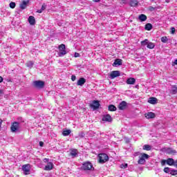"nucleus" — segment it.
Wrapping results in <instances>:
<instances>
[{"instance_id": "obj_47", "label": "nucleus", "mask_w": 177, "mask_h": 177, "mask_svg": "<svg viewBox=\"0 0 177 177\" xmlns=\"http://www.w3.org/2000/svg\"><path fill=\"white\" fill-rule=\"evenodd\" d=\"M3 81V77L0 76V82H2Z\"/></svg>"}, {"instance_id": "obj_39", "label": "nucleus", "mask_w": 177, "mask_h": 177, "mask_svg": "<svg viewBox=\"0 0 177 177\" xmlns=\"http://www.w3.org/2000/svg\"><path fill=\"white\" fill-rule=\"evenodd\" d=\"M75 80H77V77L75 76V75H73L71 76V81H75Z\"/></svg>"}, {"instance_id": "obj_38", "label": "nucleus", "mask_w": 177, "mask_h": 177, "mask_svg": "<svg viewBox=\"0 0 177 177\" xmlns=\"http://www.w3.org/2000/svg\"><path fill=\"white\" fill-rule=\"evenodd\" d=\"M149 10H150V12H153V10H156V8H154L153 6H149Z\"/></svg>"}, {"instance_id": "obj_22", "label": "nucleus", "mask_w": 177, "mask_h": 177, "mask_svg": "<svg viewBox=\"0 0 177 177\" xmlns=\"http://www.w3.org/2000/svg\"><path fill=\"white\" fill-rule=\"evenodd\" d=\"M122 59H116L113 62V66H122Z\"/></svg>"}, {"instance_id": "obj_37", "label": "nucleus", "mask_w": 177, "mask_h": 177, "mask_svg": "<svg viewBox=\"0 0 177 177\" xmlns=\"http://www.w3.org/2000/svg\"><path fill=\"white\" fill-rule=\"evenodd\" d=\"M120 167H121V168H124V169L127 168V167H128V164H127V163H125L124 165V164H122V165H120Z\"/></svg>"}, {"instance_id": "obj_42", "label": "nucleus", "mask_w": 177, "mask_h": 177, "mask_svg": "<svg viewBox=\"0 0 177 177\" xmlns=\"http://www.w3.org/2000/svg\"><path fill=\"white\" fill-rule=\"evenodd\" d=\"M171 34H175V28L172 27L171 28Z\"/></svg>"}, {"instance_id": "obj_8", "label": "nucleus", "mask_w": 177, "mask_h": 177, "mask_svg": "<svg viewBox=\"0 0 177 177\" xmlns=\"http://www.w3.org/2000/svg\"><path fill=\"white\" fill-rule=\"evenodd\" d=\"M20 127V123L17 122H14L11 124V131L12 132H16V131H18L19 128Z\"/></svg>"}, {"instance_id": "obj_21", "label": "nucleus", "mask_w": 177, "mask_h": 177, "mask_svg": "<svg viewBox=\"0 0 177 177\" xmlns=\"http://www.w3.org/2000/svg\"><path fill=\"white\" fill-rule=\"evenodd\" d=\"M138 19L140 21H146L147 20V16H146V15L141 14L139 15Z\"/></svg>"}, {"instance_id": "obj_3", "label": "nucleus", "mask_w": 177, "mask_h": 177, "mask_svg": "<svg viewBox=\"0 0 177 177\" xmlns=\"http://www.w3.org/2000/svg\"><path fill=\"white\" fill-rule=\"evenodd\" d=\"M98 158L100 164H104V162H107V161H109V156L106 153H100Z\"/></svg>"}, {"instance_id": "obj_10", "label": "nucleus", "mask_w": 177, "mask_h": 177, "mask_svg": "<svg viewBox=\"0 0 177 177\" xmlns=\"http://www.w3.org/2000/svg\"><path fill=\"white\" fill-rule=\"evenodd\" d=\"M91 107H92L93 110H97V109L100 107V103L98 100H94L93 101V104H91Z\"/></svg>"}, {"instance_id": "obj_11", "label": "nucleus", "mask_w": 177, "mask_h": 177, "mask_svg": "<svg viewBox=\"0 0 177 177\" xmlns=\"http://www.w3.org/2000/svg\"><path fill=\"white\" fill-rule=\"evenodd\" d=\"M102 121H105L106 122H111L113 121V118H111V115L106 114L102 117Z\"/></svg>"}, {"instance_id": "obj_33", "label": "nucleus", "mask_w": 177, "mask_h": 177, "mask_svg": "<svg viewBox=\"0 0 177 177\" xmlns=\"http://www.w3.org/2000/svg\"><path fill=\"white\" fill-rule=\"evenodd\" d=\"M33 65H34V63H32V61H28L26 62L27 67H32Z\"/></svg>"}, {"instance_id": "obj_30", "label": "nucleus", "mask_w": 177, "mask_h": 177, "mask_svg": "<svg viewBox=\"0 0 177 177\" xmlns=\"http://www.w3.org/2000/svg\"><path fill=\"white\" fill-rule=\"evenodd\" d=\"M143 150H147V151H150V150H151V147L149 145H145L143 146Z\"/></svg>"}, {"instance_id": "obj_20", "label": "nucleus", "mask_w": 177, "mask_h": 177, "mask_svg": "<svg viewBox=\"0 0 177 177\" xmlns=\"http://www.w3.org/2000/svg\"><path fill=\"white\" fill-rule=\"evenodd\" d=\"M148 103H150V104H156L157 98H156L154 97H150L148 100Z\"/></svg>"}, {"instance_id": "obj_13", "label": "nucleus", "mask_w": 177, "mask_h": 177, "mask_svg": "<svg viewBox=\"0 0 177 177\" xmlns=\"http://www.w3.org/2000/svg\"><path fill=\"white\" fill-rule=\"evenodd\" d=\"M119 110H125L127 109V102L122 101L118 105Z\"/></svg>"}, {"instance_id": "obj_17", "label": "nucleus", "mask_w": 177, "mask_h": 177, "mask_svg": "<svg viewBox=\"0 0 177 177\" xmlns=\"http://www.w3.org/2000/svg\"><path fill=\"white\" fill-rule=\"evenodd\" d=\"M145 117L147 120H150V118H154L156 117V114L153 112H149L145 114Z\"/></svg>"}, {"instance_id": "obj_45", "label": "nucleus", "mask_w": 177, "mask_h": 177, "mask_svg": "<svg viewBox=\"0 0 177 177\" xmlns=\"http://www.w3.org/2000/svg\"><path fill=\"white\" fill-rule=\"evenodd\" d=\"M2 122H3V120H2V119H0V129H1V127L2 125Z\"/></svg>"}, {"instance_id": "obj_6", "label": "nucleus", "mask_w": 177, "mask_h": 177, "mask_svg": "<svg viewBox=\"0 0 177 177\" xmlns=\"http://www.w3.org/2000/svg\"><path fill=\"white\" fill-rule=\"evenodd\" d=\"M149 155L145 153H141V156H140V158L138 161V164H140L141 165H143L145 162H146V160L149 159Z\"/></svg>"}, {"instance_id": "obj_26", "label": "nucleus", "mask_w": 177, "mask_h": 177, "mask_svg": "<svg viewBox=\"0 0 177 177\" xmlns=\"http://www.w3.org/2000/svg\"><path fill=\"white\" fill-rule=\"evenodd\" d=\"M155 46H156V45L153 42L148 43L147 46L148 49H154Z\"/></svg>"}, {"instance_id": "obj_32", "label": "nucleus", "mask_w": 177, "mask_h": 177, "mask_svg": "<svg viewBox=\"0 0 177 177\" xmlns=\"http://www.w3.org/2000/svg\"><path fill=\"white\" fill-rule=\"evenodd\" d=\"M161 41L163 42V44H167V42H168V37H167V36L161 37Z\"/></svg>"}, {"instance_id": "obj_2", "label": "nucleus", "mask_w": 177, "mask_h": 177, "mask_svg": "<svg viewBox=\"0 0 177 177\" xmlns=\"http://www.w3.org/2000/svg\"><path fill=\"white\" fill-rule=\"evenodd\" d=\"M93 169V165L91 162H85L82 164L81 167L82 171H91V169Z\"/></svg>"}, {"instance_id": "obj_34", "label": "nucleus", "mask_w": 177, "mask_h": 177, "mask_svg": "<svg viewBox=\"0 0 177 177\" xmlns=\"http://www.w3.org/2000/svg\"><path fill=\"white\" fill-rule=\"evenodd\" d=\"M170 175H172V176H175V175H177V170L176 169L171 170Z\"/></svg>"}, {"instance_id": "obj_36", "label": "nucleus", "mask_w": 177, "mask_h": 177, "mask_svg": "<svg viewBox=\"0 0 177 177\" xmlns=\"http://www.w3.org/2000/svg\"><path fill=\"white\" fill-rule=\"evenodd\" d=\"M163 171H164V172H165V174H169V167H165Z\"/></svg>"}, {"instance_id": "obj_24", "label": "nucleus", "mask_w": 177, "mask_h": 177, "mask_svg": "<svg viewBox=\"0 0 177 177\" xmlns=\"http://www.w3.org/2000/svg\"><path fill=\"white\" fill-rule=\"evenodd\" d=\"M109 111H117V107L113 104H110L108 106Z\"/></svg>"}, {"instance_id": "obj_18", "label": "nucleus", "mask_w": 177, "mask_h": 177, "mask_svg": "<svg viewBox=\"0 0 177 177\" xmlns=\"http://www.w3.org/2000/svg\"><path fill=\"white\" fill-rule=\"evenodd\" d=\"M28 22L30 24V26H35V18L33 16H30L28 17Z\"/></svg>"}, {"instance_id": "obj_44", "label": "nucleus", "mask_w": 177, "mask_h": 177, "mask_svg": "<svg viewBox=\"0 0 177 177\" xmlns=\"http://www.w3.org/2000/svg\"><path fill=\"white\" fill-rule=\"evenodd\" d=\"M80 55L78 53H75V57H80Z\"/></svg>"}, {"instance_id": "obj_49", "label": "nucleus", "mask_w": 177, "mask_h": 177, "mask_svg": "<svg viewBox=\"0 0 177 177\" xmlns=\"http://www.w3.org/2000/svg\"><path fill=\"white\" fill-rule=\"evenodd\" d=\"M41 12H43V11L41 9L37 10V13H41Z\"/></svg>"}, {"instance_id": "obj_1", "label": "nucleus", "mask_w": 177, "mask_h": 177, "mask_svg": "<svg viewBox=\"0 0 177 177\" xmlns=\"http://www.w3.org/2000/svg\"><path fill=\"white\" fill-rule=\"evenodd\" d=\"M32 86L36 89H42L45 86V82L41 80H35L32 82Z\"/></svg>"}, {"instance_id": "obj_9", "label": "nucleus", "mask_w": 177, "mask_h": 177, "mask_svg": "<svg viewBox=\"0 0 177 177\" xmlns=\"http://www.w3.org/2000/svg\"><path fill=\"white\" fill-rule=\"evenodd\" d=\"M121 75V73L120 71H113L111 73L110 77L111 80H114V78H117V77H120Z\"/></svg>"}, {"instance_id": "obj_48", "label": "nucleus", "mask_w": 177, "mask_h": 177, "mask_svg": "<svg viewBox=\"0 0 177 177\" xmlns=\"http://www.w3.org/2000/svg\"><path fill=\"white\" fill-rule=\"evenodd\" d=\"M93 2H96V3L100 2V0H93Z\"/></svg>"}, {"instance_id": "obj_19", "label": "nucleus", "mask_w": 177, "mask_h": 177, "mask_svg": "<svg viewBox=\"0 0 177 177\" xmlns=\"http://www.w3.org/2000/svg\"><path fill=\"white\" fill-rule=\"evenodd\" d=\"M70 154L72 157H77L78 155V150L76 149H71Z\"/></svg>"}, {"instance_id": "obj_51", "label": "nucleus", "mask_w": 177, "mask_h": 177, "mask_svg": "<svg viewBox=\"0 0 177 177\" xmlns=\"http://www.w3.org/2000/svg\"><path fill=\"white\" fill-rule=\"evenodd\" d=\"M3 93V92L1 90H0V95H2Z\"/></svg>"}, {"instance_id": "obj_27", "label": "nucleus", "mask_w": 177, "mask_h": 177, "mask_svg": "<svg viewBox=\"0 0 177 177\" xmlns=\"http://www.w3.org/2000/svg\"><path fill=\"white\" fill-rule=\"evenodd\" d=\"M71 133V130L68 129V130H64L62 132V135L64 136H68V135H70Z\"/></svg>"}, {"instance_id": "obj_23", "label": "nucleus", "mask_w": 177, "mask_h": 177, "mask_svg": "<svg viewBox=\"0 0 177 177\" xmlns=\"http://www.w3.org/2000/svg\"><path fill=\"white\" fill-rule=\"evenodd\" d=\"M27 3H28V1H23L22 3L20 4L21 9H26L27 8Z\"/></svg>"}, {"instance_id": "obj_5", "label": "nucleus", "mask_w": 177, "mask_h": 177, "mask_svg": "<svg viewBox=\"0 0 177 177\" xmlns=\"http://www.w3.org/2000/svg\"><path fill=\"white\" fill-rule=\"evenodd\" d=\"M58 49H59L60 52L58 53V56L62 57L65 55H67V51L66 50V45L65 44H60L58 46Z\"/></svg>"}, {"instance_id": "obj_12", "label": "nucleus", "mask_w": 177, "mask_h": 177, "mask_svg": "<svg viewBox=\"0 0 177 177\" xmlns=\"http://www.w3.org/2000/svg\"><path fill=\"white\" fill-rule=\"evenodd\" d=\"M85 82H86V80L84 77H81L78 80L77 85V86H82V85H84Z\"/></svg>"}, {"instance_id": "obj_15", "label": "nucleus", "mask_w": 177, "mask_h": 177, "mask_svg": "<svg viewBox=\"0 0 177 177\" xmlns=\"http://www.w3.org/2000/svg\"><path fill=\"white\" fill-rule=\"evenodd\" d=\"M129 5L132 8H136V6H138V5H139V1H138V0H131L129 2Z\"/></svg>"}, {"instance_id": "obj_14", "label": "nucleus", "mask_w": 177, "mask_h": 177, "mask_svg": "<svg viewBox=\"0 0 177 177\" xmlns=\"http://www.w3.org/2000/svg\"><path fill=\"white\" fill-rule=\"evenodd\" d=\"M52 169H53V163L48 162L47 165L44 167V171H50Z\"/></svg>"}, {"instance_id": "obj_25", "label": "nucleus", "mask_w": 177, "mask_h": 177, "mask_svg": "<svg viewBox=\"0 0 177 177\" xmlns=\"http://www.w3.org/2000/svg\"><path fill=\"white\" fill-rule=\"evenodd\" d=\"M151 28H153V25H151V24H147L145 25V30L147 31H150Z\"/></svg>"}, {"instance_id": "obj_29", "label": "nucleus", "mask_w": 177, "mask_h": 177, "mask_svg": "<svg viewBox=\"0 0 177 177\" xmlns=\"http://www.w3.org/2000/svg\"><path fill=\"white\" fill-rule=\"evenodd\" d=\"M171 88H172V89H171L172 95H176V93H177V86H176V85L172 86Z\"/></svg>"}, {"instance_id": "obj_4", "label": "nucleus", "mask_w": 177, "mask_h": 177, "mask_svg": "<svg viewBox=\"0 0 177 177\" xmlns=\"http://www.w3.org/2000/svg\"><path fill=\"white\" fill-rule=\"evenodd\" d=\"M174 158H167V160H162L160 161V164L162 165V167H164V165H165V164H167V165H169L170 167H172V165H174Z\"/></svg>"}, {"instance_id": "obj_35", "label": "nucleus", "mask_w": 177, "mask_h": 177, "mask_svg": "<svg viewBox=\"0 0 177 177\" xmlns=\"http://www.w3.org/2000/svg\"><path fill=\"white\" fill-rule=\"evenodd\" d=\"M10 8L11 9H15L16 8V3L15 2L10 3Z\"/></svg>"}, {"instance_id": "obj_50", "label": "nucleus", "mask_w": 177, "mask_h": 177, "mask_svg": "<svg viewBox=\"0 0 177 177\" xmlns=\"http://www.w3.org/2000/svg\"><path fill=\"white\" fill-rule=\"evenodd\" d=\"M174 64H176L177 66V59L174 61Z\"/></svg>"}, {"instance_id": "obj_52", "label": "nucleus", "mask_w": 177, "mask_h": 177, "mask_svg": "<svg viewBox=\"0 0 177 177\" xmlns=\"http://www.w3.org/2000/svg\"><path fill=\"white\" fill-rule=\"evenodd\" d=\"M122 2H123V3H125L126 1L125 0H122Z\"/></svg>"}, {"instance_id": "obj_7", "label": "nucleus", "mask_w": 177, "mask_h": 177, "mask_svg": "<svg viewBox=\"0 0 177 177\" xmlns=\"http://www.w3.org/2000/svg\"><path fill=\"white\" fill-rule=\"evenodd\" d=\"M31 169V166L30 164L24 165L22 166V170L24 171V175H30V170Z\"/></svg>"}, {"instance_id": "obj_41", "label": "nucleus", "mask_w": 177, "mask_h": 177, "mask_svg": "<svg viewBox=\"0 0 177 177\" xmlns=\"http://www.w3.org/2000/svg\"><path fill=\"white\" fill-rule=\"evenodd\" d=\"M39 147H44V142L40 141V142H39Z\"/></svg>"}, {"instance_id": "obj_46", "label": "nucleus", "mask_w": 177, "mask_h": 177, "mask_svg": "<svg viewBox=\"0 0 177 177\" xmlns=\"http://www.w3.org/2000/svg\"><path fill=\"white\" fill-rule=\"evenodd\" d=\"M49 161L48 158H44V162H48Z\"/></svg>"}, {"instance_id": "obj_40", "label": "nucleus", "mask_w": 177, "mask_h": 177, "mask_svg": "<svg viewBox=\"0 0 177 177\" xmlns=\"http://www.w3.org/2000/svg\"><path fill=\"white\" fill-rule=\"evenodd\" d=\"M45 9H46V5L43 4L41 6V8L40 10H41V11L44 12V10H45Z\"/></svg>"}, {"instance_id": "obj_31", "label": "nucleus", "mask_w": 177, "mask_h": 177, "mask_svg": "<svg viewBox=\"0 0 177 177\" xmlns=\"http://www.w3.org/2000/svg\"><path fill=\"white\" fill-rule=\"evenodd\" d=\"M148 44H149V39H145V40L141 41V45L142 46H146V45L147 46Z\"/></svg>"}, {"instance_id": "obj_28", "label": "nucleus", "mask_w": 177, "mask_h": 177, "mask_svg": "<svg viewBox=\"0 0 177 177\" xmlns=\"http://www.w3.org/2000/svg\"><path fill=\"white\" fill-rule=\"evenodd\" d=\"M167 154H176V151L171 148L167 149Z\"/></svg>"}, {"instance_id": "obj_43", "label": "nucleus", "mask_w": 177, "mask_h": 177, "mask_svg": "<svg viewBox=\"0 0 177 177\" xmlns=\"http://www.w3.org/2000/svg\"><path fill=\"white\" fill-rule=\"evenodd\" d=\"M173 166L175 167L176 168H177V160H174V163Z\"/></svg>"}, {"instance_id": "obj_16", "label": "nucleus", "mask_w": 177, "mask_h": 177, "mask_svg": "<svg viewBox=\"0 0 177 177\" xmlns=\"http://www.w3.org/2000/svg\"><path fill=\"white\" fill-rule=\"evenodd\" d=\"M135 82H136V80H135V78H133V77H130V78L127 79V84L128 85H133V84H135Z\"/></svg>"}]
</instances>
